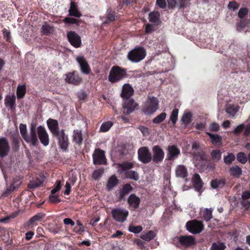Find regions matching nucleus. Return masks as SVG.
Wrapping results in <instances>:
<instances>
[{
    "instance_id": "1",
    "label": "nucleus",
    "mask_w": 250,
    "mask_h": 250,
    "mask_svg": "<svg viewBox=\"0 0 250 250\" xmlns=\"http://www.w3.org/2000/svg\"><path fill=\"white\" fill-rule=\"evenodd\" d=\"M126 76V73L125 69L118 66H115L111 69L108 79L110 83H114L123 79Z\"/></svg>"
},
{
    "instance_id": "2",
    "label": "nucleus",
    "mask_w": 250,
    "mask_h": 250,
    "mask_svg": "<svg viewBox=\"0 0 250 250\" xmlns=\"http://www.w3.org/2000/svg\"><path fill=\"white\" fill-rule=\"evenodd\" d=\"M146 56V51L143 47H135L128 54V60L132 62H138L143 60Z\"/></svg>"
},
{
    "instance_id": "3",
    "label": "nucleus",
    "mask_w": 250,
    "mask_h": 250,
    "mask_svg": "<svg viewBox=\"0 0 250 250\" xmlns=\"http://www.w3.org/2000/svg\"><path fill=\"white\" fill-rule=\"evenodd\" d=\"M158 99L154 97H148L143 109V112L146 115H152L158 109Z\"/></svg>"
},
{
    "instance_id": "4",
    "label": "nucleus",
    "mask_w": 250,
    "mask_h": 250,
    "mask_svg": "<svg viewBox=\"0 0 250 250\" xmlns=\"http://www.w3.org/2000/svg\"><path fill=\"white\" fill-rule=\"evenodd\" d=\"M78 17V10L77 9V6L76 3L73 2H71L70 7L69 9V17L65 18L62 21L65 23L66 25H70L73 24H77L78 21L75 18L71 17Z\"/></svg>"
},
{
    "instance_id": "5",
    "label": "nucleus",
    "mask_w": 250,
    "mask_h": 250,
    "mask_svg": "<svg viewBox=\"0 0 250 250\" xmlns=\"http://www.w3.org/2000/svg\"><path fill=\"white\" fill-rule=\"evenodd\" d=\"M23 139L27 143L29 144L30 146H35L38 145L39 141L36 133V125L35 124L32 123L31 124L29 133H27Z\"/></svg>"
},
{
    "instance_id": "6",
    "label": "nucleus",
    "mask_w": 250,
    "mask_h": 250,
    "mask_svg": "<svg viewBox=\"0 0 250 250\" xmlns=\"http://www.w3.org/2000/svg\"><path fill=\"white\" fill-rule=\"evenodd\" d=\"M187 230L192 234H198L204 229V226L201 221L193 220L188 221L186 224Z\"/></svg>"
},
{
    "instance_id": "7",
    "label": "nucleus",
    "mask_w": 250,
    "mask_h": 250,
    "mask_svg": "<svg viewBox=\"0 0 250 250\" xmlns=\"http://www.w3.org/2000/svg\"><path fill=\"white\" fill-rule=\"evenodd\" d=\"M139 160L144 164L149 163L152 160V155L147 147H140L138 150Z\"/></svg>"
},
{
    "instance_id": "8",
    "label": "nucleus",
    "mask_w": 250,
    "mask_h": 250,
    "mask_svg": "<svg viewBox=\"0 0 250 250\" xmlns=\"http://www.w3.org/2000/svg\"><path fill=\"white\" fill-rule=\"evenodd\" d=\"M111 214L116 221L124 222L128 215V211L124 208H117L111 210Z\"/></svg>"
},
{
    "instance_id": "9",
    "label": "nucleus",
    "mask_w": 250,
    "mask_h": 250,
    "mask_svg": "<svg viewBox=\"0 0 250 250\" xmlns=\"http://www.w3.org/2000/svg\"><path fill=\"white\" fill-rule=\"evenodd\" d=\"M10 151V145L8 139L3 136L0 137V157L7 156Z\"/></svg>"
},
{
    "instance_id": "10",
    "label": "nucleus",
    "mask_w": 250,
    "mask_h": 250,
    "mask_svg": "<svg viewBox=\"0 0 250 250\" xmlns=\"http://www.w3.org/2000/svg\"><path fill=\"white\" fill-rule=\"evenodd\" d=\"M199 153V155L196 156L197 159L199 158L201 161V165L204 169L208 171L213 170L215 168V164L207 160V156L203 151H201Z\"/></svg>"
},
{
    "instance_id": "11",
    "label": "nucleus",
    "mask_w": 250,
    "mask_h": 250,
    "mask_svg": "<svg viewBox=\"0 0 250 250\" xmlns=\"http://www.w3.org/2000/svg\"><path fill=\"white\" fill-rule=\"evenodd\" d=\"M152 150L153 153L152 161L157 164L162 162L164 158L165 153L162 147L158 145H156L153 146Z\"/></svg>"
},
{
    "instance_id": "12",
    "label": "nucleus",
    "mask_w": 250,
    "mask_h": 250,
    "mask_svg": "<svg viewBox=\"0 0 250 250\" xmlns=\"http://www.w3.org/2000/svg\"><path fill=\"white\" fill-rule=\"evenodd\" d=\"M37 131L38 136L42 144L45 146H48L49 143V137L45 127L42 125H39L37 128Z\"/></svg>"
},
{
    "instance_id": "13",
    "label": "nucleus",
    "mask_w": 250,
    "mask_h": 250,
    "mask_svg": "<svg viewBox=\"0 0 250 250\" xmlns=\"http://www.w3.org/2000/svg\"><path fill=\"white\" fill-rule=\"evenodd\" d=\"M93 161L94 164L102 165L106 163L105 152L100 148L96 149L93 154Z\"/></svg>"
},
{
    "instance_id": "14",
    "label": "nucleus",
    "mask_w": 250,
    "mask_h": 250,
    "mask_svg": "<svg viewBox=\"0 0 250 250\" xmlns=\"http://www.w3.org/2000/svg\"><path fill=\"white\" fill-rule=\"evenodd\" d=\"M138 105L133 99H124L123 104L124 113L127 115L133 112Z\"/></svg>"
},
{
    "instance_id": "15",
    "label": "nucleus",
    "mask_w": 250,
    "mask_h": 250,
    "mask_svg": "<svg viewBox=\"0 0 250 250\" xmlns=\"http://www.w3.org/2000/svg\"><path fill=\"white\" fill-rule=\"evenodd\" d=\"M180 154V149L175 146H169L167 148L166 160L172 161L176 159Z\"/></svg>"
},
{
    "instance_id": "16",
    "label": "nucleus",
    "mask_w": 250,
    "mask_h": 250,
    "mask_svg": "<svg viewBox=\"0 0 250 250\" xmlns=\"http://www.w3.org/2000/svg\"><path fill=\"white\" fill-rule=\"evenodd\" d=\"M55 137L58 138L60 147L63 150H66L68 143V138L65 135L64 130L63 129H62L60 132V133L57 134L56 136H55Z\"/></svg>"
},
{
    "instance_id": "17",
    "label": "nucleus",
    "mask_w": 250,
    "mask_h": 250,
    "mask_svg": "<svg viewBox=\"0 0 250 250\" xmlns=\"http://www.w3.org/2000/svg\"><path fill=\"white\" fill-rule=\"evenodd\" d=\"M79 67L81 72L84 75H88L91 72L89 64L83 57L79 56Z\"/></svg>"
},
{
    "instance_id": "18",
    "label": "nucleus",
    "mask_w": 250,
    "mask_h": 250,
    "mask_svg": "<svg viewBox=\"0 0 250 250\" xmlns=\"http://www.w3.org/2000/svg\"><path fill=\"white\" fill-rule=\"evenodd\" d=\"M181 245L185 247H191L195 243L194 237L190 235L181 236L178 238Z\"/></svg>"
},
{
    "instance_id": "19",
    "label": "nucleus",
    "mask_w": 250,
    "mask_h": 250,
    "mask_svg": "<svg viewBox=\"0 0 250 250\" xmlns=\"http://www.w3.org/2000/svg\"><path fill=\"white\" fill-rule=\"evenodd\" d=\"M48 127L52 135L55 136L60 133L59 131V123L56 120L49 119L47 121Z\"/></svg>"
},
{
    "instance_id": "20",
    "label": "nucleus",
    "mask_w": 250,
    "mask_h": 250,
    "mask_svg": "<svg viewBox=\"0 0 250 250\" xmlns=\"http://www.w3.org/2000/svg\"><path fill=\"white\" fill-rule=\"evenodd\" d=\"M134 163L131 162H124L118 164V172H135L134 170H131L134 167Z\"/></svg>"
},
{
    "instance_id": "21",
    "label": "nucleus",
    "mask_w": 250,
    "mask_h": 250,
    "mask_svg": "<svg viewBox=\"0 0 250 250\" xmlns=\"http://www.w3.org/2000/svg\"><path fill=\"white\" fill-rule=\"evenodd\" d=\"M134 93L133 87L129 84H125L123 86L121 96L123 100L131 99L130 97Z\"/></svg>"
},
{
    "instance_id": "22",
    "label": "nucleus",
    "mask_w": 250,
    "mask_h": 250,
    "mask_svg": "<svg viewBox=\"0 0 250 250\" xmlns=\"http://www.w3.org/2000/svg\"><path fill=\"white\" fill-rule=\"evenodd\" d=\"M4 104L9 110H13L16 107V97L13 94L7 95L4 100Z\"/></svg>"
},
{
    "instance_id": "23",
    "label": "nucleus",
    "mask_w": 250,
    "mask_h": 250,
    "mask_svg": "<svg viewBox=\"0 0 250 250\" xmlns=\"http://www.w3.org/2000/svg\"><path fill=\"white\" fill-rule=\"evenodd\" d=\"M159 12L154 11L149 14L148 20L150 22L153 23L155 25H158L161 22Z\"/></svg>"
},
{
    "instance_id": "24",
    "label": "nucleus",
    "mask_w": 250,
    "mask_h": 250,
    "mask_svg": "<svg viewBox=\"0 0 250 250\" xmlns=\"http://www.w3.org/2000/svg\"><path fill=\"white\" fill-rule=\"evenodd\" d=\"M67 35L70 44L76 48L78 47V35L74 31H70Z\"/></svg>"
},
{
    "instance_id": "25",
    "label": "nucleus",
    "mask_w": 250,
    "mask_h": 250,
    "mask_svg": "<svg viewBox=\"0 0 250 250\" xmlns=\"http://www.w3.org/2000/svg\"><path fill=\"white\" fill-rule=\"evenodd\" d=\"M192 183L195 189L199 191L203 186V183L200 176L198 174H195L192 179Z\"/></svg>"
},
{
    "instance_id": "26",
    "label": "nucleus",
    "mask_w": 250,
    "mask_h": 250,
    "mask_svg": "<svg viewBox=\"0 0 250 250\" xmlns=\"http://www.w3.org/2000/svg\"><path fill=\"white\" fill-rule=\"evenodd\" d=\"M45 176L41 173L39 176L36 178L35 181L30 182L29 186L30 188H36L41 185L45 180Z\"/></svg>"
},
{
    "instance_id": "27",
    "label": "nucleus",
    "mask_w": 250,
    "mask_h": 250,
    "mask_svg": "<svg viewBox=\"0 0 250 250\" xmlns=\"http://www.w3.org/2000/svg\"><path fill=\"white\" fill-rule=\"evenodd\" d=\"M129 206L133 208H137L140 203V198L134 194H131L128 198Z\"/></svg>"
},
{
    "instance_id": "28",
    "label": "nucleus",
    "mask_w": 250,
    "mask_h": 250,
    "mask_svg": "<svg viewBox=\"0 0 250 250\" xmlns=\"http://www.w3.org/2000/svg\"><path fill=\"white\" fill-rule=\"evenodd\" d=\"M75 73H77L76 71H73L72 73H69L66 74L65 81L68 83L77 84L78 83V77L77 75H75Z\"/></svg>"
},
{
    "instance_id": "29",
    "label": "nucleus",
    "mask_w": 250,
    "mask_h": 250,
    "mask_svg": "<svg viewBox=\"0 0 250 250\" xmlns=\"http://www.w3.org/2000/svg\"><path fill=\"white\" fill-rule=\"evenodd\" d=\"M238 105H228L226 108V112L230 117H234L239 110Z\"/></svg>"
},
{
    "instance_id": "30",
    "label": "nucleus",
    "mask_w": 250,
    "mask_h": 250,
    "mask_svg": "<svg viewBox=\"0 0 250 250\" xmlns=\"http://www.w3.org/2000/svg\"><path fill=\"white\" fill-rule=\"evenodd\" d=\"M191 120L192 114L189 112H187L184 113L180 121L185 126H187L190 124Z\"/></svg>"
},
{
    "instance_id": "31",
    "label": "nucleus",
    "mask_w": 250,
    "mask_h": 250,
    "mask_svg": "<svg viewBox=\"0 0 250 250\" xmlns=\"http://www.w3.org/2000/svg\"><path fill=\"white\" fill-rule=\"evenodd\" d=\"M26 86L25 84L19 85L17 90V98L20 99L22 98L26 93Z\"/></svg>"
},
{
    "instance_id": "32",
    "label": "nucleus",
    "mask_w": 250,
    "mask_h": 250,
    "mask_svg": "<svg viewBox=\"0 0 250 250\" xmlns=\"http://www.w3.org/2000/svg\"><path fill=\"white\" fill-rule=\"evenodd\" d=\"M206 134L209 136L213 144L216 145L220 143L222 141V137L219 135L213 134L208 132H207Z\"/></svg>"
},
{
    "instance_id": "33",
    "label": "nucleus",
    "mask_w": 250,
    "mask_h": 250,
    "mask_svg": "<svg viewBox=\"0 0 250 250\" xmlns=\"http://www.w3.org/2000/svg\"><path fill=\"white\" fill-rule=\"evenodd\" d=\"M221 152L219 149H215L211 151L210 155L215 162L219 161L221 158Z\"/></svg>"
},
{
    "instance_id": "34",
    "label": "nucleus",
    "mask_w": 250,
    "mask_h": 250,
    "mask_svg": "<svg viewBox=\"0 0 250 250\" xmlns=\"http://www.w3.org/2000/svg\"><path fill=\"white\" fill-rule=\"evenodd\" d=\"M155 236V233L153 231L150 230L147 232L142 233L141 237L142 239L146 241H149L153 239Z\"/></svg>"
},
{
    "instance_id": "35",
    "label": "nucleus",
    "mask_w": 250,
    "mask_h": 250,
    "mask_svg": "<svg viewBox=\"0 0 250 250\" xmlns=\"http://www.w3.org/2000/svg\"><path fill=\"white\" fill-rule=\"evenodd\" d=\"M133 188L129 184H125L120 192V196L123 198L125 195L129 193L132 190Z\"/></svg>"
},
{
    "instance_id": "36",
    "label": "nucleus",
    "mask_w": 250,
    "mask_h": 250,
    "mask_svg": "<svg viewBox=\"0 0 250 250\" xmlns=\"http://www.w3.org/2000/svg\"><path fill=\"white\" fill-rule=\"evenodd\" d=\"M45 214L43 213H39L33 216L27 222L28 225H30L39 221L42 218L44 217Z\"/></svg>"
},
{
    "instance_id": "37",
    "label": "nucleus",
    "mask_w": 250,
    "mask_h": 250,
    "mask_svg": "<svg viewBox=\"0 0 250 250\" xmlns=\"http://www.w3.org/2000/svg\"><path fill=\"white\" fill-rule=\"evenodd\" d=\"M203 217L206 221H208L212 218V209L205 208L202 211Z\"/></svg>"
},
{
    "instance_id": "38",
    "label": "nucleus",
    "mask_w": 250,
    "mask_h": 250,
    "mask_svg": "<svg viewBox=\"0 0 250 250\" xmlns=\"http://www.w3.org/2000/svg\"><path fill=\"white\" fill-rule=\"evenodd\" d=\"M118 180L114 175L111 176L108 180L107 184V188L108 190H111L118 184Z\"/></svg>"
},
{
    "instance_id": "39",
    "label": "nucleus",
    "mask_w": 250,
    "mask_h": 250,
    "mask_svg": "<svg viewBox=\"0 0 250 250\" xmlns=\"http://www.w3.org/2000/svg\"><path fill=\"white\" fill-rule=\"evenodd\" d=\"M113 125V122L111 121H107L103 123L100 128V131L105 132L108 131L112 126Z\"/></svg>"
},
{
    "instance_id": "40",
    "label": "nucleus",
    "mask_w": 250,
    "mask_h": 250,
    "mask_svg": "<svg viewBox=\"0 0 250 250\" xmlns=\"http://www.w3.org/2000/svg\"><path fill=\"white\" fill-rule=\"evenodd\" d=\"M225 184V182L221 180L215 179L211 182V186L212 188L214 189L221 188L223 187Z\"/></svg>"
},
{
    "instance_id": "41",
    "label": "nucleus",
    "mask_w": 250,
    "mask_h": 250,
    "mask_svg": "<svg viewBox=\"0 0 250 250\" xmlns=\"http://www.w3.org/2000/svg\"><path fill=\"white\" fill-rule=\"evenodd\" d=\"M235 156L232 153H229L226 156H224V162L227 165H230L234 161Z\"/></svg>"
},
{
    "instance_id": "42",
    "label": "nucleus",
    "mask_w": 250,
    "mask_h": 250,
    "mask_svg": "<svg viewBox=\"0 0 250 250\" xmlns=\"http://www.w3.org/2000/svg\"><path fill=\"white\" fill-rule=\"evenodd\" d=\"M248 23L249 22L247 21L246 20H241L237 24V30L239 32L242 31L243 29L247 26Z\"/></svg>"
},
{
    "instance_id": "43",
    "label": "nucleus",
    "mask_w": 250,
    "mask_h": 250,
    "mask_svg": "<svg viewBox=\"0 0 250 250\" xmlns=\"http://www.w3.org/2000/svg\"><path fill=\"white\" fill-rule=\"evenodd\" d=\"M236 158L239 162L243 164H245L248 160V157L246 154L242 152H239L237 154Z\"/></svg>"
},
{
    "instance_id": "44",
    "label": "nucleus",
    "mask_w": 250,
    "mask_h": 250,
    "mask_svg": "<svg viewBox=\"0 0 250 250\" xmlns=\"http://www.w3.org/2000/svg\"><path fill=\"white\" fill-rule=\"evenodd\" d=\"M166 117L167 114L165 112H163L155 117L153 119L152 122L154 124H159L164 121Z\"/></svg>"
},
{
    "instance_id": "45",
    "label": "nucleus",
    "mask_w": 250,
    "mask_h": 250,
    "mask_svg": "<svg viewBox=\"0 0 250 250\" xmlns=\"http://www.w3.org/2000/svg\"><path fill=\"white\" fill-rule=\"evenodd\" d=\"M178 109L177 108L174 109L171 114L170 117V120L172 123L173 125H175L178 119Z\"/></svg>"
},
{
    "instance_id": "46",
    "label": "nucleus",
    "mask_w": 250,
    "mask_h": 250,
    "mask_svg": "<svg viewBox=\"0 0 250 250\" xmlns=\"http://www.w3.org/2000/svg\"><path fill=\"white\" fill-rule=\"evenodd\" d=\"M83 140H84L87 144H89L90 141L88 139V133L86 132L82 133L81 131H79V145Z\"/></svg>"
},
{
    "instance_id": "47",
    "label": "nucleus",
    "mask_w": 250,
    "mask_h": 250,
    "mask_svg": "<svg viewBox=\"0 0 250 250\" xmlns=\"http://www.w3.org/2000/svg\"><path fill=\"white\" fill-rule=\"evenodd\" d=\"M189 5V2L188 0H177V7L179 9L184 8Z\"/></svg>"
},
{
    "instance_id": "48",
    "label": "nucleus",
    "mask_w": 250,
    "mask_h": 250,
    "mask_svg": "<svg viewBox=\"0 0 250 250\" xmlns=\"http://www.w3.org/2000/svg\"><path fill=\"white\" fill-rule=\"evenodd\" d=\"M106 13L107 21L103 23L104 25L107 24L108 22L113 21L115 19V14L110 9H108Z\"/></svg>"
},
{
    "instance_id": "49",
    "label": "nucleus",
    "mask_w": 250,
    "mask_h": 250,
    "mask_svg": "<svg viewBox=\"0 0 250 250\" xmlns=\"http://www.w3.org/2000/svg\"><path fill=\"white\" fill-rule=\"evenodd\" d=\"M53 30V28L49 24H45L42 25V33L44 35H48L50 34Z\"/></svg>"
},
{
    "instance_id": "50",
    "label": "nucleus",
    "mask_w": 250,
    "mask_h": 250,
    "mask_svg": "<svg viewBox=\"0 0 250 250\" xmlns=\"http://www.w3.org/2000/svg\"><path fill=\"white\" fill-rule=\"evenodd\" d=\"M245 125L241 124L237 125L232 131V133L237 136L239 135L244 129Z\"/></svg>"
},
{
    "instance_id": "51",
    "label": "nucleus",
    "mask_w": 250,
    "mask_h": 250,
    "mask_svg": "<svg viewBox=\"0 0 250 250\" xmlns=\"http://www.w3.org/2000/svg\"><path fill=\"white\" fill-rule=\"evenodd\" d=\"M226 246L224 244L221 243H215L212 245L211 249L212 250H225Z\"/></svg>"
},
{
    "instance_id": "52",
    "label": "nucleus",
    "mask_w": 250,
    "mask_h": 250,
    "mask_svg": "<svg viewBox=\"0 0 250 250\" xmlns=\"http://www.w3.org/2000/svg\"><path fill=\"white\" fill-rule=\"evenodd\" d=\"M248 14V10L246 8H241L238 12V16L241 20H243Z\"/></svg>"
},
{
    "instance_id": "53",
    "label": "nucleus",
    "mask_w": 250,
    "mask_h": 250,
    "mask_svg": "<svg viewBox=\"0 0 250 250\" xmlns=\"http://www.w3.org/2000/svg\"><path fill=\"white\" fill-rule=\"evenodd\" d=\"M62 185V184H61V181H57L54 186V188L51 190V194H54L55 193L59 191L60 190Z\"/></svg>"
},
{
    "instance_id": "54",
    "label": "nucleus",
    "mask_w": 250,
    "mask_h": 250,
    "mask_svg": "<svg viewBox=\"0 0 250 250\" xmlns=\"http://www.w3.org/2000/svg\"><path fill=\"white\" fill-rule=\"evenodd\" d=\"M129 230L130 232L138 233L142 230V227L141 226H130L129 228Z\"/></svg>"
},
{
    "instance_id": "55",
    "label": "nucleus",
    "mask_w": 250,
    "mask_h": 250,
    "mask_svg": "<svg viewBox=\"0 0 250 250\" xmlns=\"http://www.w3.org/2000/svg\"><path fill=\"white\" fill-rule=\"evenodd\" d=\"M20 131L21 134L22 138L26 135L27 133V126L26 125L23 124H21L19 126Z\"/></svg>"
},
{
    "instance_id": "56",
    "label": "nucleus",
    "mask_w": 250,
    "mask_h": 250,
    "mask_svg": "<svg viewBox=\"0 0 250 250\" xmlns=\"http://www.w3.org/2000/svg\"><path fill=\"white\" fill-rule=\"evenodd\" d=\"M125 177L127 178H130L135 181H137L139 179V176L138 173H125Z\"/></svg>"
},
{
    "instance_id": "57",
    "label": "nucleus",
    "mask_w": 250,
    "mask_h": 250,
    "mask_svg": "<svg viewBox=\"0 0 250 250\" xmlns=\"http://www.w3.org/2000/svg\"><path fill=\"white\" fill-rule=\"evenodd\" d=\"M228 7L229 9L234 10L239 8V4L235 1H232L229 3Z\"/></svg>"
},
{
    "instance_id": "58",
    "label": "nucleus",
    "mask_w": 250,
    "mask_h": 250,
    "mask_svg": "<svg viewBox=\"0 0 250 250\" xmlns=\"http://www.w3.org/2000/svg\"><path fill=\"white\" fill-rule=\"evenodd\" d=\"M209 130L213 132H217L220 129L219 125L216 123H212L209 125Z\"/></svg>"
},
{
    "instance_id": "59",
    "label": "nucleus",
    "mask_w": 250,
    "mask_h": 250,
    "mask_svg": "<svg viewBox=\"0 0 250 250\" xmlns=\"http://www.w3.org/2000/svg\"><path fill=\"white\" fill-rule=\"evenodd\" d=\"M50 201L54 204H57L61 202V199L56 195L52 194L49 196Z\"/></svg>"
},
{
    "instance_id": "60",
    "label": "nucleus",
    "mask_w": 250,
    "mask_h": 250,
    "mask_svg": "<svg viewBox=\"0 0 250 250\" xmlns=\"http://www.w3.org/2000/svg\"><path fill=\"white\" fill-rule=\"evenodd\" d=\"M3 34L4 39L8 42L10 41L11 39V33L9 30L4 29L3 30Z\"/></svg>"
},
{
    "instance_id": "61",
    "label": "nucleus",
    "mask_w": 250,
    "mask_h": 250,
    "mask_svg": "<svg viewBox=\"0 0 250 250\" xmlns=\"http://www.w3.org/2000/svg\"><path fill=\"white\" fill-rule=\"evenodd\" d=\"M138 128L141 131L144 136H147L149 134V130L147 127L141 125Z\"/></svg>"
},
{
    "instance_id": "62",
    "label": "nucleus",
    "mask_w": 250,
    "mask_h": 250,
    "mask_svg": "<svg viewBox=\"0 0 250 250\" xmlns=\"http://www.w3.org/2000/svg\"><path fill=\"white\" fill-rule=\"evenodd\" d=\"M87 96V94L83 90H81L79 92V102L81 101L85 102Z\"/></svg>"
},
{
    "instance_id": "63",
    "label": "nucleus",
    "mask_w": 250,
    "mask_h": 250,
    "mask_svg": "<svg viewBox=\"0 0 250 250\" xmlns=\"http://www.w3.org/2000/svg\"><path fill=\"white\" fill-rule=\"evenodd\" d=\"M134 243L140 247V249L146 250V247L145 246L144 242L140 239H136L134 241Z\"/></svg>"
},
{
    "instance_id": "64",
    "label": "nucleus",
    "mask_w": 250,
    "mask_h": 250,
    "mask_svg": "<svg viewBox=\"0 0 250 250\" xmlns=\"http://www.w3.org/2000/svg\"><path fill=\"white\" fill-rule=\"evenodd\" d=\"M244 136H248L250 134V124L245 125L244 129Z\"/></svg>"
}]
</instances>
